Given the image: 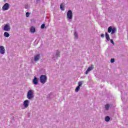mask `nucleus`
<instances>
[{"instance_id":"f257e3e1","label":"nucleus","mask_w":128,"mask_h":128,"mask_svg":"<svg viewBox=\"0 0 128 128\" xmlns=\"http://www.w3.org/2000/svg\"><path fill=\"white\" fill-rule=\"evenodd\" d=\"M34 98V90H30L27 93V98L28 100H32Z\"/></svg>"},{"instance_id":"f03ea898","label":"nucleus","mask_w":128,"mask_h":128,"mask_svg":"<svg viewBox=\"0 0 128 128\" xmlns=\"http://www.w3.org/2000/svg\"><path fill=\"white\" fill-rule=\"evenodd\" d=\"M48 78L46 75H41L40 78V82L43 84H44L46 82Z\"/></svg>"},{"instance_id":"7ed1b4c3","label":"nucleus","mask_w":128,"mask_h":128,"mask_svg":"<svg viewBox=\"0 0 128 128\" xmlns=\"http://www.w3.org/2000/svg\"><path fill=\"white\" fill-rule=\"evenodd\" d=\"M108 34H114L115 32H116V28H113L112 26H110L108 28Z\"/></svg>"},{"instance_id":"20e7f679","label":"nucleus","mask_w":128,"mask_h":128,"mask_svg":"<svg viewBox=\"0 0 128 128\" xmlns=\"http://www.w3.org/2000/svg\"><path fill=\"white\" fill-rule=\"evenodd\" d=\"M3 30L4 32H10V24H6L4 26Z\"/></svg>"},{"instance_id":"39448f33","label":"nucleus","mask_w":128,"mask_h":128,"mask_svg":"<svg viewBox=\"0 0 128 128\" xmlns=\"http://www.w3.org/2000/svg\"><path fill=\"white\" fill-rule=\"evenodd\" d=\"M67 18L68 20H72V11L71 10H69L67 12Z\"/></svg>"},{"instance_id":"423d86ee","label":"nucleus","mask_w":128,"mask_h":128,"mask_svg":"<svg viewBox=\"0 0 128 128\" xmlns=\"http://www.w3.org/2000/svg\"><path fill=\"white\" fill-rule=\"evenodd\" d=\"M8 8H10V4L8 3H6L2 7V10L4 11L8 10Z\"/></svg>"},{"instance_id":"0eeeda50","label":"nucleus","mask_w":128,"mask_h":128,"mask_svg":"<svg viewBox=\"0 0 128 128\" xmlns=\"http://www.w3.org/2000/svg\"><path fill=\"white\" fill-rule=\"evenodd\" d=\"M0 54H6V49L4 46H0Z\"/></svg>"},{"instance_id":"6e6552de","label":"nucleus","mask_w":128,"mask_h":128,"mask_svg":"<svg viewBox=\"0 0 128 128\" xmlns=\"http://www.w3.org/2000/svg\"><path fill=\"white\" fill-rule=\"evenodd\" d=\"M28 104H30V100H26L24 102L23 106L26 108L28 106Z\"/></svg>"},{"instance_id":"1a4fd4ad","label":"nucleus","mask_w":128,"mask_h":128,"mask_svg":"<svg viewBox=\"0 0 128 128\" xmlns=\"http://www.w3.org/2000/svg\"><path fill=\"white\" fill-rule=\"evenodd\" d=\"M32 82L34 84H35L36 86L37 84H38V78L34 77V78L33 79Z\"/></svg>"},{"instance_id":"9d476101","label":"nucleus","mask_w":128,"mask_h":128,"mask_svg":"<svg viewBox=\"0 0 128 128\" xmlns=\"http://www.w3.org/2000/svg\"><path fill=\"white\" fill-rule=\"evenodd\" d=\"M40 58V54H38L34 56V62H38Z\"/></svg>"},{"instance_id":"9b49d317","label":"nucleus","mask_w":128,"mask_h":128,"mask_svg":"<svg viewBox=\"0 0 128 128\" xmlns=\"http://www.w3.org/2000/svg\"><path fill=\"white\" fill-rule=\"evenodd\" d=\"M60 50H57L56 51L55 56H54V58H60Z\"/></svg>"},{"instance_id":"f8f14e48","label":"nucleus","mask_w":128,"mask_h":128,"mask_svg":"<svg viewBox=\"0 0 128 128\" xmlns=\"http://www.w3.org/2000/svg\"><path fill=\"white\" fill-rule=\"evenodd\" d=\"M94 70V66H90L86 72V74H88V72H90V70Z\"/></svg>"},{"instance_id":"ddd939ff","label":"nucleus","mask_w":128,"mask_h":128,"mask_svg":"<svg viewBox=\"0 0 128 128\" xmlns=\"http://www.w3.org/2000/svg\"><path fill=\"white\" fill-rule=\"evenodd\" d=\"M105 37L108 42H110V35L108 34V32H106L105 33Z\"/></svg>"},{"instance_id":"4468645a","label":"nucleus","mask_w":128,"mask_h":128,"mask_svg":"<svg viewBox=\"0 0 128 128\" xmlns=\"http://www.w3.org/2000/svg\"><path fill=\"white\" fill-rule=\"evenodd\" d=\"M30 32H32V34L36 32V28H34L33 26L31 27Z\"/></svg>"},{"instance_id":"2eb2a0df","label":"nucleus","mask_w":128,"mask_h":128,"mask_svg":"<svg viewBox=\"0 0 128 128\" xmlns=\"http://www.w3.org/2000/svg\"><path fill=\"white\" fill-rule=\"evenodd\" d=\"M60 10H64V3L61 4L60 6Z\"/></svg>"},{"instance_id":"dca6fc26","label":"nucleus","mask_w":128,"mask_h":128,"mask_svg":"<svg viewBox=\"0 0 128 128\" xmlns=\"http://www.w3.org/2000/svg\"><path fill=\"white\" fill-rule=\"evenodd\" d=\"M110 104H106L105 105L104 108L106 110H110Z\"/></svg>"},{"instance_id":"f3484780","label":"nucleus","mask_w":128,"mask_h":128,"mask_svg":"<svg viewBox=\"0 0 128 128\" xmlns=\"http://www.w3.org/2000/svg\"><path fill=\"white\" fill-rule=\"evenodd\" d=\"M4 36H5V38H9L10 34H8V32H4Z\"/></svg>"},{"instance_id":"a211bd4d","label":"nucleus","mask_w":128,"mask_h":128,"mask_svg":"<svg viewBox=\"0 0 128 128\" xmlns=\"http://www.w3.org/2000/svg\"><path fill=\"white\" fill-rule=\"evenodd\" d=\"M82 84H84V81H80L78 82V86L80 88V86H82Z\"/></svg>"},{"instance_id":"6ab92c4d","label":"nucleus","mask_w":128,"mask_h":128,"mask_svg":"<svg viewBox=\"0 0 128 128\" xmlns=\"http://www.w3.org/2000/svg\"><path fill=\"white\" fill-rule=\"evenodd\" d=\"M74 39L78 40V33L76 31L74 32Z\"/></svg>"},{"instance_id":"aec40b11","label":"nucleus","mask_w":128,"mask_h":128,"mask_svg":"<svg viewBox=\"0 0 128 128\" xmlns=\"http://www.w3.org/2000/svg\"><path fill=\"white\" fill-rule=\"evenodd\" d=\"M110 120V116H106V118H105V122H109Z\"/></svg>"},{"instance_id":"412c9836","label":"nucleus","mask_w":128,"mask_h":128,"mask_svg":"<svg viewBox=\"0 0 128 128\" xmlns=\"http://www.w3.org/2000/svg\"><path fill=\"white\" fill-rule=\"evenodd\" d=\"M80 87L78 86L76 90H75V92H78V90H80Z\"/></svg>"},{"instance_id":"4be33fe9","label":"nucleus","mask_w":128,"mask_h":128,"mask_svg":"<svg viewBox=\"0 0 128 128\" xmlns=\"http://www.w3.org/2000/svg\"><path fill=\"white\" fill-rule=\"evenodd\" d=\"M44 26H46V24H42L41 26V28L44 30Z\"/></svg>"},{"instance_id":"5701e85b","label":"nucleus","mask_w":128,"mask_h":128,"mask_svg":"<svg viewBox=\"0 0 128 128\" xmlns=\"http://www.w3.org/2000/svg\"><path fill=\"white\" fill-rule=\"evenodd\" d=\"M26 18H28L30 16V12H26Z\"/></svg>"},{"instance_id":"b1692460","label":"nucleus","mask_w":128,"mask_h":128,"mask_svg":"<svg viewBox=\"0 0 128 128\" xmlns=\"http://www.w3.org/2000/svg\"><path fill=\"white\" fill-rule=\"evenodd\" d=\"M110 40V43L112 44H114V40Z\"/></svg>"},{"instance_id":"393cba45","label":"nucleus","mask_w":128,"mask_h":128,"mask_svg":"<svg viewBox=\"0 0 128 128\" xmlns=\"http://www.w3.org/2000/svg\"><path fill=\"white\" fill-rule=\"evenodd\" d=\"M110 62H112V63L114 62V58L111 59Z\"/></svg>"},{"instance_id":"a878e982","label":"nucleus","mask_w":128,"mask_h":128,"mask_svg":"<svg viewBox=\"0 0 128 128\" xmlns=\"http://www.w3.org/2000/svg\"><path fill=\"white\" fill-rule=\"evenodd\" d=\"M101 37H102V38H104V34H101Z\"/></svg>"},{"instance_id":"bb28decb","label":"nucleus","mask_w":128,"mask_h":128,"mask_svg":"<svg viewBox=\"0 0 128 128\" xmlns=\"http://www.w3.org/2000/svg\"><path fill=\"white\" fill-rule=\"evenodd\" d=\"M36 2H40V0H36Z\"/></svg>"}]
</instances>
